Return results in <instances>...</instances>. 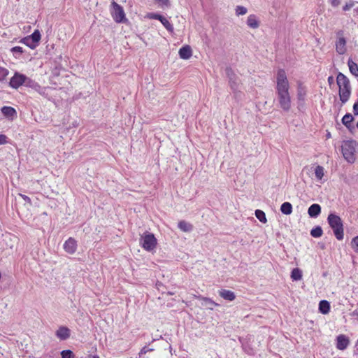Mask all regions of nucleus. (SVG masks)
I'll return each mask as SVG.
<instances>
[{
    "instance_id": "1",
    "label": "nucleus",
    "mask_w": 358,
    "mask_h": 358,
    "mask_svg": "<svg viewBox=\"0 0 358 358\" xmlns=\"http://www.w3.org/2000/svg\"><path fill=\"white\" fill-rule=\"evenodd\" d=\"M275 83V93L278 105L283 111L289 112L292 108L290 86L287 74L283 69L278 71Z\"/></svg>"
},
{
    "instance_id": "2",
    "label": "nucleus",
    "mask_w": 358,
    "mask_h": 358,
    "mask_svg": "<svg viewBox=\"0 0 358 358\" xmlns=\"http://www.w3.org/2000/svg\"><path fill=\"white\" fill-rule=\"evenodd\" d=\"M23 85L35 89L38 91L40 94L43 93V90L41 89V87L36 83L22 73L15 72L14 75L10 79V87L13 89H18Z\"/></svg>"
},
{
    "instance_id": "3",
    "label": "nucleus",
    "mask_w": 358,
    "mask_h": 358,
    "mask_svg": "<svg viewBox=\"0 0 358 358\" xmlns=\"http://www.w3.org/2000/svg\"><path fill=\"white\" fill-rule=\"evenodd\" d=\"M336 82L339 88L340 100L344 103L348 101L351 94L349 79L342 73H339L336 78Z\"/></svg>"
},
{
    "instance_id": "4",
    "label": "nucleus",
    "mask_w": 358,
    "mask_h": 358,
    "mask_svg": "<svg viewBox=\"0 0 358 358\" xmlns=\"http://www.w3.org/2000/svg\"><path fill=\"white\" fill-rule=\"evenodd\" d=\"M357 143L355 141H345L342 144V154L344 159L350 164L355 162V152Z\"/></svg>"
},
{
    "instance_id": "5",
    "label": "nucleus",
    "mask_w": 358,
    "mask_h": 358,
    "mask_svg": "<svg viewBox=\"0 0 358 358\" xmlns=\"http://www.w3.org/2000/svg\"><path fill=\"white\" fill-rule=\"evenodd\" d=\"M140 241L142 248L148 252L153 250L157 244L155 235L148 231L141 236Z\"/></svg>"
},
{
    "instance_id": "6",
    "label": "nucleus",
    "mask_w": 358,
    "mask_h": 358,
    "mask_svg": "<svg viewBox=\"0 0 358 358\" xmlns=\"http://www.w3.org/2000/svg\"><path fill=\"white\" fill-rule=\"evenodd\" d=\"M307 87L306 85L301 81L297 83V88H296V101H297V108L299 110L303 108L307 96Z\"/></svg>"
},
{
    "instance_id": "7",
    "label": "nucleus",
    "mask_w": 358,
    "mask_h": 358,
    "mask_svg": "<svg viewBox=\"0 0 358 358\" xmlns=\"http://www.w3.org/2000/svg\"><path fill=\"white\" fill-rule=\"evenodd\" d=\"M41 33L38 30H35L31 35L22 38L21 42L29 47L31 49H35L41 40Z\"/></svg>"
},
{
    "instance_id": "8",
    "label": "nucleus",
    "mask_w": 358,
    "mask_h": 358,
    "mask_svg": "<svg viewBox=\"0 0 358 358\" xmlns=\"http://www.w3.org/2000/svg\"><path fill=\"white\" fill-rule=\"evenodd\" d=\"M347 41L344 36L343 31H338L336 33V40L335 42L336 50L339 55H344L347 51Z\"/></svg>"
},
{
    "instance_id": "9",
    "label": "nucleus",
    "mask_w": 358,
    "mask_h": 358,
    "mask_svg": "<svg viewBox=\"0 0 358 358\" xmlns=\"http://www.w3.org/2000/svg\"><path fill=\"white\" fill-rule=\"evenodd\" d=\"M112 7L111 15L116 22L120 23L127 20L124 11L121 6L113 1Z\"/></svg>"
},
{
    "instance_id": "10",
    "label": "nucleus",
    "mask_w": 358,
    "mask_h": 358,
    "mask_svg": "<svg viewBox=\"0 0 358 358\" xmlns=\"http://www.w3.org/2000/svg\"><path fill=\"white\" fill-rule=\"evenodd\" d=\"M149 17L150 18L159 20V22H162V24L169 32L172 33L173 31V27L172 24L164 16L157 13H152L149 15Z\"/></svg>"
},
{
    "instance_id": "11",
    "label": "nucleus",
    "mask_w": 358,
    "mask_h": 358,
    "mask_svg": "<svg viewBox=\"0 0 358 358\" xmlns=\"http://www.w3.org/2000/svg\"><path fill=\"white\" fill-rule=\"evenodd\" d=\"M350 344L349 338L344 335L340 334L336 337V348L340 350H345Z\"/></svg>"
},
{
    "instance_id": "12",
    "label": "nucleus",
    "mask_w": 358,
    "mask_h": 358,
    "mask_svg": "<svg viewBox=\"0 0 358 358\" xmlns=\"http://www.w3.org/2000/svg\"><path fill=\"white\" fill-rule=\"evenodd\" d=\"M64 250L69 254H74L77 249V242L73 238H69L64 244Z\"/></svg>"
},
{
    "instance_id": "13",
    "label": "nucleus",
    "mask_w": 358,
    "mask_h": 358,
    "mask_svg": "<svg viewBox=\"0 0 358 358\" xmlns=\"http://www.w3.org/2000/svg\"><path fill=\"white\" fill-rule=\"evenodd\" d=\"M55 336L61 341H66L70 337L71 331L68 327L61 326L56 331Z\"/></svg>"
},
{
    "instance_id": "14",
    "label": "nucleus",
    "mask_w": 358,
    "mask_h": 358,
    "mask_svg": "<svg viewBox=\"0 0 358 358\" xmlns=\"http://www.w3.org/2000/svg\"><path fill=\"white\" fill-rule=\"evenodd\" d=\"M1 111L2 114L7 118L13 120L17 117V112L15 108L10 106H3L1 108Z\"/></svg>"
},
{
    "instance_id": "15",
    "label": "nucleus",
    "mask_w": 358,
    "mask_h": 358,
    "mask_svg": "<svg viewBox=\"0 0 358 358\" xmlns=\"http://www.w3.org/2000/svg\"><path fill=\"white\" fill-rule=\"evenodd\" d=\"M178 54L181 59H188L192 57V51L190 46L185 45L179 50Z\"/></svg>"
},
{
    "instance_id": "16",
    "label": "nucleus",
    "mask_w": 358,
    "mask_h": 358,
    "mask_svg": "<svg viewBox=\"0 0 358 358\" xmlns=\"http://www.w3.org/2000/svg\"><path fill=\"white\" fill-rule=\"evenodd\" d=\"M219 295L225 300L231 301L235 299L236 295L234 292L225 289L219 291Z\"/></svg>"
},
{
    "instance_id": "17",
    "label": "nucleus",
    "mask_w": 358,
    "mask_h": 358,
    "mask_svg": "<svg viewBox=\"0 0 358 358\" xmlns=\"http://www.w3.org/2000/svg\"><path fill=\"white\" fill-rule=\"evenodd\" d=\"M247 25L252 29H257L259 27L258 17L254 14L248 15L247 18Z\"/></svg>"
},
{
    "instance_id": "18",
    "label": "nucleus",
    "mask_w": 358,
    "mask_h": 358,
    "mask_svg": "<svg viewBox=\"0 0 358 358\" xmlns=\"http://www.w3.org/2000/svg\"><path fill=\"white\" fill-rule=\"evenodd\" d=\"M333 229V232L336 238L341 241L343 239L344 236V229H343V225H330Z\"/></svg>"
},
{
    "instance_id": "19",
    "label": "nucleus",
    "mask_w": 358,
    "mask_h": 358,
    "mask_svg": "<svg viewBox=\"0 0 358 358\" xmlns=\"http://www.w3.org/2000/svg\"><path fill=\"white\" fill-rule=\"evenodd\" d=\"M321 212V207L319 204L314 203L312 204L308 210V213L311 217H317Z\"/></svg>"
},
{
    "instance_id": "20",
    "label": "nucleus",
    "mask_w": 358,
    "mask_h": 358,
    "mask_svg": "<svg viewBox=\"0 0 358 358\" xmlns=\"http://www.w3.org/2000/svg\"><path fill=\"white\" fill-rule=\"evenodd\" d=\"M330 303L326 300H322L319 303V311L322 314H327L330 311Z\"/></svg>"
},
{
    "instance_id": "21",
    "label": "nucleus",
    "mask_w": 358,
    "mask_h": 358,
    "mask_svg": "<svg viewBox=\"0 0 358 358\" xmlns=\"http://www.w3.org/2000/svg\"><path fill=\"white\" fill-rule=\"evenodd\" d=\"M348 66L350 73L355 77H358V65L351 59L348 61Z\"/></svg>"
},
{
    "instance_id": "22",
    "label": "nucleus",
    "mask_w": 358,
    "mask_h": 358,
    "mask_svg": "<svg viewBox=\"0 0 358 358\" xmlns=\"http://www.w3.org/2000/svg\"><path fill=\"white\" fill-rule=\"evenodd\" d=\"M291 278L293 281H298L302 278V271L299 268H294L291 272Z\"/></svg>"
},
{
    "instance_id": "23",
    "label": "nucleus",
    "mask_w": 358,
    "mask_h": 358,
    "mask_svg": "<svg viewBox=\"0 0 358 358\" xmlns=\"http://www.w3.org/2000/svg\"><path fill=\"white\" fill-rule=\"evenodd\" d=\"M328 224H342L341 218L335 213H330L327 218Z\"/></svg>"
},
{
    "instance_id": "24",
    "label": "nucleus",
    "mask_w": 358,
    "mask_h": 358,
    "mask_svg": "<svg viewBox=\"0 0 358 358\" xmlns=\"http://www.w3.org/2000/svg\"><path fill=\"white\" fill-rule=\"evenodd\" d=\"M354 117L350 113L345 114L342 118V123L348 129L351 127V123Z\"/></svg>"
},
{
    "instance_id": "25",
    "label": "nucleus",
    "mask_w": 358,
    "mask_h": 358,
    "mask_svg": "<svg viewBox=\"0 0 358 358\" xmlns=\"http://www.w3.org/2000/svg\"><path fill=\"white\" fill-rule=\"evenodd\" d=\"M280 210L285 215H289L292 212V206L289 202H284L281 205Z\"/></svg>"
},
{
    "instance_id": "26",
    "label": "nucleus",
    "mask_w": 358,
    "mask_h": 358,
    "mask_svg": "<svg viewBox=\"0 0 358 358\" xmlns=\"http://www.w3.org/2000/svg\"><path fill=\"white\" fill-rule=\"evenodd\" d=\"M315 175L318 180H321L324 176V169L322 166H317L315 169Z\"/></svg>"
},
{
    "instance_id": "27",
    "label": "nucleus",
    "mask_w": 358,
    "mask_h": 358,
    "mask_svg": "<svg viewBox=\"0 0 358 358\" xmlns=\"http://www.w3.org/2000/svg\"><path fill=\"white\" fill-rule=\"evenodd\" d=\"M322 234L323 231L320 226H317L310 231V235L314 238H319L322 236Z\"/></svg>"
},
{
    "instance_id": "28",
    "label": "nucleus",
    "mask_w": 358,
    "mask_h": 358,
    "mask_svg": "<svg viewBox=\"0 0 358 358\" xmlns=\"http://www.w3.org/2000/svg\"><path fill=\"white\" fill-rule=\"evenodd\" d=\"M255 215L257 217V218L261 222H266V215H265V213L261 210H255Z\"/></svg>"
},
{
    "instance_id": "29",
    "label": "nucleus",
    "mask_w": 358,
    "mask_h": 358,
    "mask_svg": "<svg viewBox=\"0 0 358 358\" xmlns=\"http://www.w3.org/2000/svg\"><path fill=\"white\" fill-rule=\"evenodd\" d=\"M236 15L237 16L245 15L248 12V9L242 6H237L235 9Z\"/></svg>"
},
{
    "instance_id": "30",
    "label": "nucleus",
    "mask_w": 358,
    "mask_h": 358,
    "mask_svg": "<svg viewBox=\"0 0 358 358\" xmlns=\"http://www.w3.org/2000/svg\"><path fill=\"white\" fill-rule=\"evenodd\" d=\"M350 246L353 251L358 254V235L352 239Z\"/></svg>"
},
{
    "instance_id": "31",
    "label": "nucleus",
    "mask_w": 358,
    "mask_h": 358,
    "mask_svg": "<svg viewBox=\"0 0 358 358\" xmlns=\"http://www.w3.org/2000/svg\"><path fill=\"white\" fill-rule=\"evenodd\" d=\"M8 74L9 71L7 69L0 66V82L3 81Z\"/></svg>"
},
{
    "instance_id": "32",
    "label": "nucleus",
    "mask_w": 358,
    "mask_h": 358,
    "mask_svg": "<svg viewBox=\"0 0 358 358\" xmlns=\"http://www.w3.org/2000/svg\"><path fill=\"white\" fill-rule=\"evenodd\" d=\"M62 358H74L73 352L70 350H64L61 352Z\"/></svg>"
},
{
    "instance_id": "33",
    "label": "nucleus",
    "mask_w": 358,
    "mask_h": 358,
    "mask_svg": "<svg viewBox=\"0 0 358 358\" xmlns=\"http://www.w3.org/2000/svg\"><path fill=\"white\" fill-rule=\"evenodd\" d=\"M194 297L195 298H197L199 299H202L205 302H206V305L207 304H211V305H217L212 299H210V298H207V297H203V296H196L194 295Z\"/></svg>"
},
{
    "instance_id": "34",
    "label": "nucleus",
    "mask_w": 358,
    "mask_h": 358,
    "mask_svg": "<svg viewBox=\"0 0 358 358\" xmlns=\"http://www.w3.org/2000/svg\"><path fill=\"white\" fill-rule=\"evenodd\" d=\"M152 351H154V348H148L147 346H144L140 350V352L138 353V355H139L140 357H141L142 355H145L147 352H152Z\"/></svg>"
},
{
    "instance_id": "35",
    "label": "nucleus",
    "mask_w": 358,
    "mask_h": 358,
    "mask_svg": "<svg viewBox=\"0 0 358 358\" xmlns=\"http://www.w3.org/2000/svg\"><path fill=\"white\" fill-rule=\"evenodd\" d=\"M354 6H355V1L352 0H350L343 7V10L344 11H348V10H350Z\"/></svg>"
},
{
    "instance_id": "36",
    "label": "nucleus",
    "mask_w": 358,
    "mask_h": 358,
    "mask_svg": "<svg viewBox=\"0 0 358 358\" xmlns=\"http://www.w3.org/2000/svg\"><path fill=\"white\" fill-rule=\"evenodd\" d=\"M178 227L181 231L184 232L191 231L193 229V225H178Z\"/></svg>"
},
{
    "instance_id": "37",
    "label": "nucleus",
    "mask_w": 358,
    "mask_h": 358,
    "mask_svg": "<svg viewBox=\"0 0 358 358\" xmlns=\"http://www.w3.org/2000/svg\"><path fill=\"white\" fill-rule=\"evenodd\" d=\"M11 51L15 55V57H17V55H20L23 52L22 48L20 46L13 47L11 49Z\"/></svg>"
},
{
    "instance_id": "38",
    "label": "nucleus",
    "mask_w": 358,
    "mask_h": 358,
    "mask_svg": "<svg viewBox=\"0 0 358 358\" xmlns=\"http://www.w3.org/2000/svg\"><path fill=\"white\" fill-rule=\"evenodd\" d=\"M157 2L161 6H169V0H154Z\"/></svg>"
},
{
    "instance_id": "39",
    "label": "nucleus",
    "mask_w": 358,
    "mask_h": 358,
    "mask_svg": "<svg viewBox=\"0 0 358 358\" xmlns=\"http://www.w3.org/2000/svg\"><path fill=\"white\" fill-rule=\"evenodd\" d=\"M329 2L333 7H337L341 3L340 0H330Z\"/></svg>"
},
{
    "instance_id": "40",
    "label": "nucleus",
    "mask_w": 358,
    "mask_h": 358,
    "mask_svg": "<svg viewBox=\"0 0 358 358\" xmlns=\"http://www.w3.org/2000/svg\"><path fill=\"white\" fill-rule=\"evenodd\" d=\"M6 138L7 137L5 135L0 134V145L6 143Z\"/></svg>"
},
{
    "instance_id": "41",
    "label": "nucleus",
    "mask_w": 358,
    "mask_h": 358,
    "mask_svg": "<svg viewBox=\"0 0 358 358\" xmlns=\"http://www.w3.org/2000/svg\"><path fill=\"white\" fill-rule=\"evenodd\" d=\"M20 196L24 199V201L27 203H31V199L27 196L21 194H20Z\"/></svg>"
},
{
    "instance_id": "42",
    "label": "nucleus",
    "mask_w": 358,
    "mask_h": 358,
    "mask_svg": "<svg viewBox=\"0 0 358 358\" xmlns=\"http://www.w3.org/2000/svg\"><path fill=\"white\" fill-rule=\"evenodd\" d=\"M350 315L353 317H357V320L358 321V308H356Z\"/></svg>"
},
{
    "instance_id": "43",
    "label": "nucleus",
    "mask_w": 358,
    "mask_h": 358,
    "mask_svg": "<svg viewBox=\"0 0 358 358\" xmlns=\"http://www.w3.org/2000/svg\"><path fill=\"white\" fill-rule=\"evenodd\" d=\"M334 79L332 76H329L328 78V82H329V85H331L334 83Z\"/></svg>"
},
{
    "instance_id": "44",
    "label": "nucleus",
    "mask_w": 358,
    "mask_h": 358,
    "mask_svg": "<svg viewBox=\"0 0 358 358\" xmlns=\"http://www.w3.org/2000/svg\"><path fill=\"white\" fill-rule=\"evenodd\" d=\"M355 348V352L356 355H358V339H357V341L356 342Z\"/></svg>"
},
{
    "instance_id": "45",
    "label": "nucleus",
    "mask_w": 358,
    "mask_h": 358,
    "mask_svg": "<svg viewBox=\"0 0 358 358\" xmlns=\"http://www.w3.org/2000/svg\"><path fill=\"white\" fill-rule=\"evenodd\" d=\"M89 358H99V357L96 355H89Z\"/></svg>"
},
{
    "instance_id": "46",
    "label": "nucleus",
    "mask_w": 358,
    "mask_h": 358,
    "mask_svg": "<svg viewBox=\"0 0 358 358\" xmlns=\"http://www.w3.org/2000/svg\"><path fill=\"white\" fill-rule=\"evenodd\" d=\"M327 138H331V134H330V132H328V133L327 134Z\"/></svg>"
},
{
    "instance_id": "47",
    "label": "nucleus",
    "mask_w": 358,
    "mask_h": 358,
    "mask_svg": "<svg viewBox=\"0 0 358 358\" xmlns=\"http://www.w3.org/2000/svg\"><path fill=\"white\" fill-rule=\"evenodd\" d=\"M161 285H162V283L157 284V289H160L159 287H161Z\"/></svg>"
},
{
    "instance_id": "48",
    "label": "nucleus",
    "mask_w": 358,
    "mask_h": 358,
    "mask_svg": "<svg viewBox=\"0 0 358 358\" xmlns=\"http://www.w3.org/2000/svg\"><path fill=\"white\" fill-rule=\"evenodd\" d=\"M161 285H162V283L157 284V289H160L159 287H161Z\"/></svg>"
},
{
    "instance_id": "49",
    "label": "nucleus",
    "mask_w": 358,
    "mask_h": 358,
    "mask_svg": "<svg viewBox=\"0 0 358 358\" xmlns=\"http://www.w3.org/2000/svg\"><path fill=\"white\" fill-rule=\"evenodd\" d=\"M47 356H48L49 358H53V356H52V355H50V354H49V355H48Z\"/></svg>"
},
{
    "instance_id": "50",
    "label": "nucleus",
    "mask_w": 358,
    "mask_h": 358,
    "mask_svg": "<svg viewBox=\"0 0 358 358\" xmlns=\"http://www.w3.org/2000/svg\"><path fill=\"white\" fill-rule=\"evenodd\" d=\"M231 87L232 89H234V85L232 83H231Z\"/></svg>"
},
{
    "instance_id": "51",
    "label": "nucleus",
    "mask_w": 358,
    "mask_h": 358,
    "mask_svg": "<svg viewBox=\"0 0 358 358\" xmlns=\"http://www.w3.org/2000/svg\"><path fill=\"white\" fill-rule=\"evenodd\" d=\"M178 224H185V223L183 222H180Z\"/></svg>"
},
{
    "instance_id": "52",
    "label": "nucleus",
    "mask_w": 358,
    "mask_h": 358,
    "mask_svg": "<svg viewBox=\"0 0 358 358\" xmlns=\"http://www.w3.org/2000/svg\"><path fill=\"white\" fill-rule=\"evenodd\" d=\"M355 10L357 11V13H358V7L355 9Z\"/></svg>"
},
{
    "instance_id": "53",
    "label": "nucleus",
    "mask_w": 358,
    "mask_h": 358,
    "mask_svg": "<svg viewBox=\"0 0 358 358\" xmlns=\"http://www.w3.org/2000/svg\"><path fill=\"white\" fill-rule=\"evenodd\" d=\"M357 129H358V121H357Z\"/></svg>"
},
{
    "instance_id": "54",
    "label": "nucleus",
    "mask_w": 358,
    "mask_h": 358,
    "mask_svg": "<svg viewBox=\"0 0 358 358\" xmlns=\"http://www.w3.org/2000/svg\"><path fill=\"white\" fill-rule=\"evenodd\" d=\"M143 358H148V357H143Z\"/></svg>"
}]
</instances>
